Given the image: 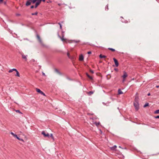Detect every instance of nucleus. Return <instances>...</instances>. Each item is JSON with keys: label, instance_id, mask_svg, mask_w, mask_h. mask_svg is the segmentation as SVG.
<instances>
[{"label": "nucleus", "instance_id": "nucleus-1", "mask_svg": "<svg viewBox=\"0 0 159 159\" xmlns=\"http://www.w3.org/2000/svg\"><path fill=\"white\" fill-rule=\"evenodd\" d=\"M41 1H27V2L26 5L28 6L30 5L31 4H34L31 6V8H32L34 7L36 8L37 7L40 3Z\"/></svg>", "mask_w": 159, "mask_h": 159}, {"label": "nucleus", "instance_id": "nucleus-2", "mask_svg": "<svg viewBox=\"0 0 159 159\" xmlns=\"http://www.w3.org/2000/svg\"><path fill=\"white\" fill-rule=\"evenodd\" d=\"M61 40L64 42L66 43H71L73 42L78 43L80 42L79 40H71L64 38L63 37L61 38Z\"/></svg>", "mask_w": 159, "mask_h": 159}, {"label": "nucleus", "instance_id": "nucleus-3", "mask_svg": "<svg viewBox=\"0 0 159 159\" xmlns=\"http://www.w3.org/2000/svg\"><path fill=\"white\" fill-rule=\"evenodd\" d=\"M13 71H15L16 72V74L15 75V76H16L18 77H20V75L19 73L16 69L13 68L12 69H11L9 70L8 72L9 73H11Z\"/></svg>", "mask_w": 159, "mask_h": 159}, {"label": "nucleus", "instance_id": "nucleus-4", "mask_svg": "<svg viewBox=\"0 0 159 159\" xmlns=\"http://www.w3.org/2000/svg\"><path fill=\"white\" fill-rule=\"evenodd\" d=\"M128 76L127 73L125 71L123 72V75L122 76V77L123 79L122 82H124L126 80V78Z\"/></svg>", "mask_w": 159, "mask_h": 159}, {"label": "nucleus", "instance_id": "nucleus-5", "mask_svg": "<svg viewBox=\"0 0 159 159\" xmlns=\"http://www.w3.org/2000/svg\"><path fill=\"white\" fill-rule=\"evenodd\" d=\"M134 106L136 110H138L139 108V104L138 102L137 101L135 100L134 102Z\"/></svg>", "mask_w": 159, "mask_h": 159}, {"label": "nucleus", "instance_id": "nucleus-6", "mask_svg": "<svg viewBox=\"0 0 159 159\" xmlns=\"http://www.w3.org/2000/svg\"><path fill=\"white\" fill-rule=\"evenodd\" d=\"M11 134L14 137L16 138L17 139H18V140H20L22 141H23V142H24V140L22 139H20V138H19V137H18L17 135L15 134H14V133H13V132H11Z\"/></svg>", "mask_w": 159, "mask_h": 159}, {"label": "nucleus", "instance_id": "nucleus-7", "mask_svg": "<svg viewBox=\"0 0 159 159\" xmlns=\"http://www.w3.org/2000/svg\"><path fill=\"white\" fill-rule=\"evenodd\" d=\"M36 91L39 93L41 94L42 95H43L44 96H45V94L42 92V91L39 89L38 88H36Z\"/></svg>", "mask_w": 159, "mask_h": 159}, {"label": "nucleus", "instance_id": "nucleus-8", "mask_svg": "<svg viewBox=\"0 0 159 159\" xmlns=\"http://www.w3.org/2000/svg\"><path fill=\"white\" fill-rule=\"evenodd\" d=\"M114 61L115 62V65L116 67H117L119 65V63L117 61V60L115 58H113V59Z\"/></svg>", "mask_w": 159, "mask_h": 159}, {"label": "nucleus", "instance_id": "nucleus-9", "mask_svg": "<svg viewBox=\"0 0 159 159\" xmlns=\"http://www.w3.org/2000/svg\"><path fill=\"white\" fill-rule=\"evenodd\" d=\"M42 134L44 135V137H49V134L48 133L46 134L44 131H43Z\"/></svg>", "mask_w": 159, "mask_h": 159}, {"label": "nucleus", "instance_id": "nucleus-10", "mask_svg": "<svg viewBox=\"0 0 159 159\" xmlns=\"http://www.w3.org/2000/svg\"><path fill=\"white\" fill-rule=\"evenodd\" d=\"M79 60L80 61H82L84 60V57L82 55H81L79 56Z\"/></svg>", "mask_w": 159, "mask_h": 159}, {"label": "nucleus", "instance_id": "nucleus-11", "mask_svg": "<svg viewBox=\"0 0 159 159\" xmlns=\"http://www.w3.org/2000/svg\"><path fill=\"white\" fill-rule=\"evenodd\" d=\"M117 148V146L116 145H115L110 148V149L112 150H116V148Z\"/></svg>", "mask_w": 159, "mask_h": 159}, {"label": "nucleus", "instance_id": "nucleus-12", "mask_svg": "<svg viewBox=\"0 0 159 159\" xmlns=\"http://www.w3.org/2000/svg\"><path fill=\"white\" fill-rule=\"evenodd\" d=\"M3 4L4 5L6 4V2L5 1H0V4Z\"/></svg>", "mask_w": 159, "mask_h": 159}, {"label": "nucleus", "instance_id": "nucleus-13", "mask_svg": "<svg viewBox=\"0 0 159 159\" xmlns=\"http://www.w3.org/2000/svg\"><path fill=\"white\" fill-rule=\"evenodd\" d=\"M118 93L119 94H121L123 93L122 92L120 89H119L118 90Z\"/></svg>", "mask_w": 159, "mask_h": 159}, {"label": "nucleus", "instance_id": "nucleus-14", "mask_svg": "<svg viewBox=\"0 0 159 159\" xmlns=\"http://www.w3.org/2000/svg\"><path fill=\"white\" fill-rule=\"evenodd\" d=\"M22 57L23 58L25 59V60L26 61V60H27V58H26V56H25V55H22Z\"/></svg>", "mask_w": 159, "mask_h": 159}, {"label": "nucleus", "instance_id": "nucleus-15", "mask_svg": "<svg viewBox=\"0 0 159 159\" xmlns=\"http://www.w3.org/2000/svg\"><path fill=\"white\" fill-rule=\"evenodd\" d=\"M154 113L155 114H159V109L157 110L154 111Z\"/></svg>", "mask_w": 159, "mask_h": 159}, {"label": "nucleus", "instance_id": "nucleus-16", "mask_svg": "<svg viewBox=\"0 0 159 159\" xmlns=\"http://www.w3.org/2000/svg\"><path fill=\"white\" fill-rule=\"evenodd\" d=\"M99 57L101 58H105L106 57L105 56L102 55L101 54H100V55Z\"/></svg>", "mask_w": 159, "mask_h": 159}, {"label": "nucleus", "instance_id": "nucleus-17", "mask_svg": "<svg viewBox=\"0 0 159 159\" xmlns=\"http://www.w3.org/2000/svg\"><path fill=\"white\" fill-rule=\"evenodd\" d=\"M87 76L90 79H92V77L89 75L87 73L86 74Z\"/></svg>", "mask_w": 159, "mask_h": 159}, {"label": "nucleus", "instance_id": "nucleus-18", "mask_svg": "<svg viewBox=\"0 0 159 159\" xmlns=\"http://www.w3.org/2000/svg\"><path fill=\"white\" fill-rule=\"evenodd\" d=\"M50 136L52 138V139L53 140H54V137L53 136V134H50Z\"/></svg>", "mask_w": 159, "mask_h": 159}, {"label": "nucleus", "instance_id": "nucleus-19", "mask_svg": "<svg viewBox=\"0 0 159 159\" xmlns=\"http://www.w3.org/2000/svg\"><path fill=\"white\" fill-rule=\"evenodd\" d=\"M148 106V103H145V104L144 105V107H147Z\"/></svg>", "mask_w": 159, "mask_h": 159}, {"label": "nucleus", "instance_id": "nucleus-20", "mask_svg": "<svg viewBox=\"0 0 159 159\" xmlns=\"http://www.w3.org/2000/svg\"><path fill=\"white\" fill-rule=\"evenodd\" d=\"M108 49L113 52H114L115 51V50L114 49L110 48H109Z\"/></svg>", "mask_w": 159, "mask_h": 159}, {"label": "nucleus", "instance_id": "nucleus-21", "mask_svg": "<svg viewBox=\"0 0 159 159\" xmlns=\"http://www.w3.org/2000/svg\"><path fill=\"white\" fill-rule=\"evenodd\" d=\"M37 14H38V13L37 12H35V13H32V15H37Z\"/></svg>", "mask_w": 159, "mask_h": 159}, {"label": "nucleus", "instance_id": "nucleus-22", "mask_svg": "<svg viewBox=\"0 0 159 159\" xmlns=\"http://www.w3.org/2000/svg\"><path fill=\"white\" fill-rule=\"evenodd\" d=\"M95 124H96V125L97 126L99 125L100 124V123L99 122H98V123H95Z\"/></svg>", "mask_w": 159, "mask_h": 159}, {"label": "nucleus", "instance_id": "nucleus-23", "mask_svg": "<svg viewBox=\"0 0 159 159\" xmlns=\"http://www.w3.org/2000/svg\"><path fill=\"white\" fill-rule=\"evenodd\" d=\"M154 117L155 118H156V119L159 118V116H156Z\"/></svg>", "mask_w": 159, "mask_h": 159}, {"label": "nucleus", "instance_id": "nucleus-24", "mask_svg": "<svg viewBox=\"0 0 159 159\" xmlns=\"http://www.w3.org/2000/svg\"><path fill=\"white\" fill-rule=\"evenodd\" d=\"M16 112H18V113H21V112L19 110H16Z\"/></svg>", "mask_w": 159, "mask_h": 159}, {"label": "nucleus", "instance_id": "nucleus-25", "mask_svg": "<svg viewBox=\"0 0 159 159\" xmlns=\"http://www.w3.org/2000/svg\"><path fill=\"white\" fill-rule=\"evenodd\" d=\"M88 54H91V52H90V51L88 52Z\"/></svg>", "mask_w": 159, "mask_h": 159}, {"label": "nucleus", "instance_id": "nucleus-26", "mask_svg": "<svg viewBox=\"0 0 159 159\" xmlns=\"http://www.w3.org/2000/svg\"><path fill=\"white\" fill-rule=\"evenodd\" d=\"M114 70H115L116 71H118V70L117 69V68H115V69H114Z\"/></svg>", "mask_w": 159, "mask_h": 159}, {"label": "nucleus", "instance_id": "nucleus-27", "mask_svg": "<svg viewBox=\"0 0 159 159\" xmlns=\"http://www.w3.org/2000/svg\"><path fill=\"white\" fill-rule=\"evenodd\" d=\"M42 74L43 76H45V74L43 72H42Z\"/></svg>", "mask_w": 159, "mask_h": 159}, {"label": "nucleus", "instance_id": "nucleus-28", "mask_svg": "<svg viewBox=\"0 0 159 159\" xmlns=\"http://www.w3.org/2000/svg\"><path fill=\"white\" fill-rule=\"evenodd\" d=\"M37 37L40 40V37L39 35L37 36Z\"/></svg>", "mask_w": 159, "mask_h": 159}, {"label": "nucleus", "instance_id": "nucleus-29", "mask_svg": "<svg viewBox=\"0 0 159 159\" xmlns=\"http://www.w3.org/2000/svg\"><path fill=\"white\" fill-rule=\"evenodd\" d=\"M90 71L92 73H93V70H90Z\"/></svg>", "mask_w": 159, "mask_h": 159}, {"label": "nucleus", "instance_id": "nucleus-30", "mask_svg": "<svg viewBox=\"0 0 159 159\" xmlns=\"http://www.w3.org/2000/svg\"><path fill=\"white\" fill-rule=\"evenodd\" d=\"M156 87L157 88H158L159 87V86L158 85H157L156 86Z\"/></svg>", "mask_w": 159, "mask_h": 159}, {"label": "nucleus", "instance_id": "nucleus-31", "mask_svg": "<svg viewBox=\"0 0 159 159\" xmlns=\"http://www.w3.org/2000/svg\"><path fill=\"white\" fill-rule=\"evenodd\" d=\"M148 96H150V93H148Z\"/></svg>", "mask_w": 159, "mask_h": 159}, {"label": "nucleus", "instance_id": "nucleus-32", "mask_svg": "<svg viewBox=\"0 0 159 159\" xmlns=\"http://www.w3.org/2000/svg\"><path fill=\"white\" fill-rule=\"evenodd\" d=\"M60 28H61V25H60Z\"/></svg>", "mask_w": 159, "mask_h": 159}, {"label": "nucleus", "instance_id": "nucleus-33", "mask_svg": "<svg viewBox=\"0 0 159 159\" xmlns=\"http://www.w3.org/2000/svg\"><path fill=\"white\" fill-rule=\"evenodd\" d=\"M67 55H68V56H69V53H68Z\"/></svg>", "mask_w": 159, "mask_h": 159}]
</instances>
